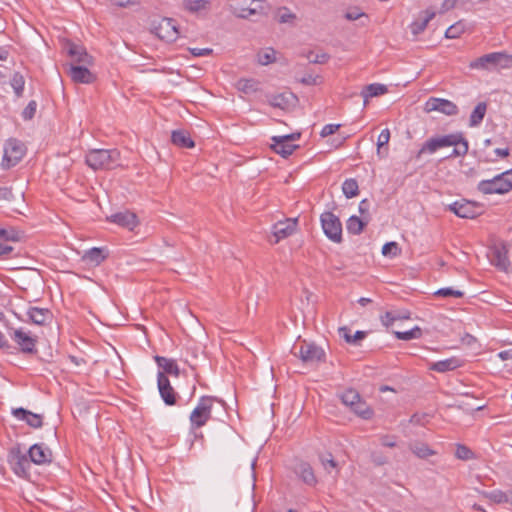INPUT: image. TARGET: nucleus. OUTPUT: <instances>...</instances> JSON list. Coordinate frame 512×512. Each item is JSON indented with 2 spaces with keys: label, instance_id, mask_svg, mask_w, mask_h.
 I'll return each mask as SVG.
<instances>
[{
  "label": "nucleus",
  "instance_id": "f257e3e1",
  "mask_svg": "<svg viewBox=\"0 0 512 512\" xmlns=\"http://www.w3.org/2000/svg\"><path fill=\"white\" fill-rule=\"evenodd\" d=\"M120 152L117 149H94L86 155V163L93 170L113 169L119 165Z\"/></svg>",
  "mask_w": 512,
  "mask_h": 512
},
{
  "label": "nucleus",
  "instance_id": "f03ea898",
  "mask_svg": "<svg viewBox=\"0 0 512 512\" xmlns=\"http://www.w3.org/2000/svg\"><path fill=\"white\" fill-rule=\"evenodd\" d=\"M471 69H508L512 67V55L507 52H492L470 62Z\"/></svg>",
  "mask_w": 512,
  "mask_h": 512
},
{
  "label": "nucleus",
  "instance_id": "7ed1b4c3",
  "mask_svg": "<svg viewBox=\"0 0 512 512\" xmlns=\"http://www.w3.org/2000/svg\"><path fill=\"white\" fill-rule=\"evenodd\" d=\"M478 191L483 194H505L512 189V169L502 172L490 180L478 183Z\"/></svg>",
  "mask_w": 512,
  "mask_h": 512
},
{
  "label": "nucleus",
  "instance_id": "20e7f679",
  "mask_svg": "<svg viewBox=\"0 0 512 512\" xmlns=\"http://www.w3.org/2000/svg\"><path fill=\"white\" fill-rule=\"evenodd\" d=\"M219 402L224 405V401L217 399L212 396H203L201 397L198 405L192 411L190 415V421L193 427L200 428L204 426L211 416V409L213 402Z\"/></svg>",
  "mask_w": 512,
  "mask_h": 512
},
{
  "label": "nucleus",
  "instance_id": "39448f33",
  "mask_svg": "<svg viewBox=\"0 0 512 512\" xmlns=\"http://www.w3.org/2000/svg\"><path fill=\"white\" fill-rule=\"evenodd\" d=\"M324 234L335 243L342 242V223L338 216L331 211H325L320 216Z\"/></svg>",
  "mask_w": 512,
  "mask_h": 512
},
{
  "label": "nucleus",
  "instance_id": "423d86ee",
  "mask_svg": "<svg viewBox=\"0 0 512 512\" xmlns=\"http://www.w3.org/2000/svg\"><path fill=\"white\" fill-rule=\"evenodd\" d=\"M448 210L460 218L474 219L484 213V206L479 202L461 199L450 204Z\"/></svg>",
  "mask_w": 512,
  "mask_h": 512
},
{
  "label": "nucleus",
  "instance_id": "0eeeda50",
  "mask_svg": "<svg viewBox=\"0 0 512 512\" xmlns=\"http://www.w3.org/2000/svg\"><path fill=\"white\" fill-rule=\"evenodd\" d=\"M25 145L14 138L7 140L4 148V156L1 163L2 168L9 169L18 164L25 155Z\"/></svg>",
  "mask_w": 512,
  "mask_h": 512
},
{
  "label": "nucleus",
  "instance_id": "6e6552de",
  "mask_svg": "<svg viewBox=\"0 0 512 512\" xmlns=\"http://www.w3.org/2000/svg\"><path fill=\"white\" fill-rule=\"evenodd\" d=\"M7 461L16 475L27 476L31 461L28 453H22L19 444L10 448Z\"/></svg>",
  "mask_w": 512,
  "mask_h": 512
},
{
  "label": "nucleus",
  "instance_id": "1a4fd4ad",
  "mask_svg": "<svg viewBox=\"0 0 512 512\" xmlns=\"http://www.w3.org/2000/svg\"><path fill=\"white\" fill-rule=\"evenodd\" d=\"M458 141V138L453 136V134L431 137L423 143L422 147L416 154V159H419L426 153L433 154L441 148L456 144Z\"/></svg>",
  "mask_w": 512,
  "mask_h": 512
},
{
  "label": "nucleus",
  "instance_id": "9d476101",
  "mask_svg": "<svg viewBox=\"0 0 512 512\" xmlns=\"http://www.w3.org/2000/svg\"><path fill=\"white\" fill-rule=\"evenodd\" d=\"M10 337L16 343L22 354L34 355L37 353V336H32L22 328H19L13 330V333H10Z\"/></svg>",
  "mask_w": 512,
  "mask_h": 512
},
{
  "label": "nucleus",
  "instance_id": "9b49d317",
  "mask_svg": "<svg viewBox=\"0 0 512 512\" xmlns=\"http://www.w3.org/2000/svg\"><path fill=\"white\" fill-rule=\"evenodd\" d=\"M152 32L161 40L175 41L179 36L178 27L172 18H162L153 24Z\"/></svg>",
  "mask_w": 512,
  "mask_h": 512
},
{
  "label": "nucleus",
  "instance_id": "f8f14e48",
  "mask_svg": "<svg viewBox=\"0 0 512 512\" xmlns=\"http://www.w3.org/2000/svg\"><path fill=\"white\" fill-rule=\"evenodd\" d=\"M234 14L238 18L257 21L266 15L264 2L262 0H252L247 6L236 7Z\"/></svg>",
  "mask_w": 512,
  "mask_h": 512
},
{
  "label": "nucleus",
  "instance_id": "ddd939ff",
  "mask_svg": "<svg viewBox=\"0 0 512 512\" xmlns=\"http://www.w3.org/2000/svg\"><path fill=\"white\" fill-rule=\"evenodd\" d=\"M296 356H299V358L304 363H318L321 361H324L325 352L322 348L315 345L314 343H307L306 341H303V344L300 346L299 352H294Z\"/></svg>",
  "mask_w": 512,
  "mask_h": 512
},
{
  "label": "nucleus",
  "instance_id": "4468645a",
  "mask_svg": "<svg viewBox=\"0 0 512 512\" xmlns=\"http://www.w3.org/2000/svg\"><path fill=\"white\" fill-rule=\"evenodd\" d=\"M157 386L159 394L166 405L173 406L177 403L179 396L172 387L168 377L162 372L157 374Z\"/></svg>",
  "mask_w": 512,
  "mask_h": 512
},
{
  "label": "nucleus",
  "instance_id": "2eb2a0df",
  "mask_svg": "<svg viewBox=\"0 0 512 512\" xmlns=\"http://www.w3.org/2000/svg\"><path fill=\"white\" fill-rule=\"evenodd\" d=\"M425 111L432 112L438 111L447 116H454L458 114L459 109L455 103L447 99L431 97L425 103Z\"/></svg>",
  "mask_w": 512,
  "mask_h": 512
},
{
  "label": "nucleus",
  "instance_id": "dca6fc26",
  "mask_svg": "<svg viewBox=\"0 0 512 512\" xmlns=\"http://www.w3.org/2000/svg\"><path fill=\"white\" fill-rule=\"evenodd\" d=\"M508 244L504 241L499 243L498 245H494L492 248L493 258L491 263L502 271H508V268L511 266V262L508 258Z\"/></svg>",
  "mask_w": 512,
  "mask_h": 512
},
{
  "label": "nucleus",
  "instance_id": "f3484780",
  "mask_svg": "<svg viewBox=\"0 0 512 512\" xmlns=\"http://www.w3.org/2000/svg\"><path fill=\"white\" fill-rule=\"evenodd\" d=\"M297 223V218H287L284 221H278L275 223L272 228L275 243H278L280 240L292 235L296 231Z\"/></svg>",
  "mask_w": 512,
  "mask_h": 512
},
{
  "label": "nucleus",
  "instance_id": "a211bd4d",
  "mask_svg": "<svg viewBox=\"0 0 512 512\" xmlns=\"http://www.w3.org/2000/svg\"><path fill=\"white\" fill-rule=\"evenodd\" d=\"M67 54L74 60V62L84 65H93V57L88 54L86 48L82 45L75 44L67 41L65 44Z\"/></svg>",
  "mask_w": 512,
  "mask_h": 512
},
{
  "label": "nucleus",
  "instance_id": "6ab92c4d",
  "mask_svg": "<svg viewBox=\"0 0 512 512\" xmlns=\"http://www.w3.org/2000/svg\"><path fill=\"white\" fill-rule=\"evenodd\" d=\"M68 75L75 83L91 84L96 80V76L84 64H70Z\"/></svg>",
  "mask_w": 512,
  "mask_h": 512
},
{
  "label": "nucleus",
  "instance_id": "aec40b11",
  "mask_svg": "<svg viewBox=\"0 0 512 512\" xmlns=\"http://www.w3.org/2000/svg\"><path fill=\"white\" fill-rule=\"evenodd\" d=\"M30 461L36 465L48 464L52 461V452L42 444H34L28 450Z\"/></svg>",
  "mask_w": 512,
  "mask_h": 512
},
{
  "label": "nucleus",
  "instance_id": "412c9836",
  "mask_svg": "<svg viewBox=\"0 0 512 512\" xmlns=\"http://www.w3.org/2000/svg\"><path fill=\"white\" fill-rule=\"evenodd\" d=\"M107 220L113 222L121 227L127 228L129 230H133L139 223L138 218L135 213L130 212L128 210L115 213L110 217H107Z\"/></svg>",
  "mask_w": 512,
  "mask_h": 512
},
{
  "label": "nucleus",
  "instance_id": "4be33fe9",
  "mask_svg": "<svg viewBox=\"0 0 512 512\" xmlns=\"http://www.w3.org/2000/svg\"><path fill=\"white\" fill-rule=\"evenodd\" d=\"M298 98L291 92H283L277 95H272L268 102L272 107L280 108L282 110H287L291 106H294Z\"/></svg>",
  "mask_w": 512,
  "mask_h": 512
},
{
  "label": "nucleus",
  "instance_id": "5701e85b",
  "mask_svg": "<svg viewBox=\"0 0 512 512\" xmlns=\"http://www.w3.org/2000/svg\"><path fill=\"white\" fill-rule=\"evenodd\" d=\"M12 414L20 419L24 420L32 428H40L43 425L42 416L26 410L22 407L14 408Z\"/></svg>",
  "mask_w": 512,
  "mask_h": 512
},
{
  "label": "nucleus",
  "instance_id": "b1692460",
  "mask_svg": "<svg viewBox=\"0 0 512 512\" xmlns=\"http://www.w3.org/2000/svg\"><path fill=\"white\" fill-rule=\"evenodd\" d=\"M29 320L36 325H46L52 321L53 314L47 308L30 307L27 311Z\"/></svg>",
  "mask_w": 512,
  "mask_h": 512
},
{
  "label": "nucleus",
  "instance_id": "393cba45",
  "mask_svg": "<svg viewBox=\"0 0 512 512\" xmlns=\"http://www.w3.org/2000/svg\"><path fill=\"white\" fill-rule=\"evenodd\" d=\"M155 362L157 365L162 369V373L164 375H173L175 377H178L180 375L179 367L174 359H169L163 356L156 355L154 357Z\"/></svg>",
  "mask_w": 512,
  "mask_h": 512
},
{
  "label": "nucleus",
  "instance_id": "a878e982",
  "mask_svg": "<svg viewBox=\"0 0 512 512\" xmlns=\"http://www.w3.org/2000/svg\"><path fill=\"white\" fill-rule=\"evenodd\" d=\"M171 141L180 148H193L195 146V142L192 140L189 132L185 130L172 131Z\"/></svg>",
  "mask_w": 512,
  "mask_h": 512
},
{
  "label": "nucleus",
  "instance_id": "bb28decb",
  "mask_svg": "<svg viewBox=\"0 0 512 512\" xmlns=\"http://www.w3.org/2000/svg\"><path fill=\"white\" fill-rule=\"evenodd\" d=\"M370 221V216L359 218L355 215L351 216L346 223L347 231L353 235H359Z\"/></svg>",
  "mask_w": 512,
  "mask_h": 512
},
{
  "label": "nucleus",
  "instance_id": "cd10ccee",
  "mask_svg": "<svg viewBox=\"0 0 512 512\" xmlns=\"http://www.w3.org/2000/svg\"><path fill=\"white\" fill-rule=\"evenodd\" d=\"M388 92V87L384 84L380 83H372L364 87L361 92L362 97L364 98V105H367L368 99L371 97H377Z\"/></svg>",
  "mask_w": 512,
  "mask_h": 512
},
{
  "label": "nucleus",
  "instance_id": "c85d7f7f",
  "mask_svg": "<svg viewBox=\"0 0 512 512\" xmlns=\"http://www.w3.org/2000/svg\"><path fill=\"white\" fill-rule=\"evenodd\" d=\"M424 17L421 20H416L411 23L410 28L414 36L421 34L427 27L428 23L435 17L436 13L433 10L427 9L424 12Z\"/></svg>",
  "mask_w": 512,
  "mask_h": 512
},
{
  "label": "nucleus",
  "instance_id": "c756f323",
  "mask_svg": "<svg viewBox=\"0 0 512 512\" xmlns=\"http://www.w3.org/2000/svg\"><path fill=\"white\" fill-rule=\"evenodd\" d=\"M461 366V360L456 357L437 361L431 364L430 369L436 372L444 373L452 371Z\"/></svg>",
  "mask_w": 512,
  "mask_h": 512
},
{
  "label": "nucleus",
  "instance_id": "7c9ffc66",
  "mask_svg": "<svg viewBox=\"0 0 512 512\" xmlns=\"http://www.w3.org/2000/svg\"><path fill=\"white\" fill-rule=\"evenodd\" d=\"M108 257V252L105 248L94 247L88 250L84 256L83 260L93 264L99 265Z\"/></svg>",
  "mask_w": 512,
  "mask_h": 512
},
{
  "label": "nucleus",
  "instance_id": "2f4dec72",
  "mask_svg": "<svg viewBox=\"0 0 512 512\" xmlns=\"http://www.w3.org/2000/svg\"><path fill=\"white\" fill-rule=\"evenodd\" d=\"M297 473L303 480V482L306 483L307 485L314 486L317 483V479L315 477L313 468L309 463H300L298 466Z\"/></svg>",
  "mask_w": 512,
  "mask_h": 512
},
{
  "label": "nucleus",
  "instance_id": "473e14b6",
  "mask_svg": "<svg viewBox=\"0 0 512 512\" xmlns=\"http://www.w3.org/2000/svg\"><path fill=\"white\" fill-rule=\"evenodd\" d=\"M453 136H456L458 138V141L456 144H453L454 149L452 152L447 156V158H456V157H463L468 153L469 145L468 141L463 137L462 133H452Z\"/></svg>",
  "mask_w": 512,
  "mask_h": 512
},
{
  "label": "nucleus",
  "instance_id": "72a5a7b5",
  "mask_svg": "<svg viewBox=\"0 0 512 512\" xmlns=\"http://www.w3.org/2000/svg\"><path fill=\"white\" fill-rule=\"evenodd\" d=\"M487 110L485 102H479L474 110L472 111L469 119V125L471 127L478 126L484 119Z\"/></svg>",
  "mask_w": 512,
  "mask_h": 512
},
{
  "label": "nucleus",
  "instance_id": "f704fd0d",
  "mask_svg": "<svg viewBox=\"0 0 512 512\" xmlns=\"http://www.w3.org/2000/svg\"><path fill=\"white\" fill-rule=\"evenodd\" d=\"M359 417L368 420L373 416L372 408L362 398L350 408Z\"/></svg>",
  "mask_w": 512,
  "mask_h": 512
},
{
  "label": "nucleus",
  "instance_id": "c9c22d12",
  "mask_svg": "<svg viewBox=\"0 0 512 512\" xmlns=\"http://www.w3.org/2000/svg\"><path fill=\"white\" fill-rule=\"evenodd\" d=\"M350 329L346 326L339 328V334L345 339L347 343L356 344L358 341L363 340L366 337L365 331H356L354 335H351Z\"/></svg>",
  "mask_w": 512,
  "mask_h": 512
},
{
  "label": "nucleus",
  "instance_id": "e433bc0d",
  "mask_svg": "<svg viewBox=\"0 0 512 512\" xmlns=\"http://www.w3.org/2000/svg\"><path fill=\"white\" fill-rule=\"evenodd\" d=\"M271 149L281 155L283 158H287L290 156L299 146L296 144H284V143H275L273 142L270 145Z\"/></svg>",
  "mask_w": 512,
  "mask_h": 512
},
{
  "label": "nucleus",
  "instance_id": "4c0bfd02",
  "mask_svg": "<svg viewBox=\"0 0 512 512\" xmlns=\"http://www.w3.org/2000/svg\"><path fill=\"white\" fill-rule=\"evenodd\" d=\"M389 140L390 130L388 128H385L379 134L377 141V155L381 159L387 156V148H385L384 150H382V148L388 144Z\"/></svg>",
  "mask_w": 512,
  "mask_h": 512
},
{
  "label": "nucleus",
  "instance_id": "58836bf2",
  "mask_svg": "<svg viewBox=\"0 0 512 512\" xmlns=\"http://www.w3.org/2000/svg\"><path fill=\"white\" fill-rule=\"evenodd\" d=\"M411 451L419 458L426 459L435 454V451L430 449L429 446L422 442H416L410 445Z\"/></svg>",
  "mask_w": 512,
  "mask_h": 512
},
{
  "label": "nucleus",
  "instance_id": "ea45409f",
  "mask_svg": "<svg viewBox=\"0 0 512 512\" xmlns=\"http://www.w3.org/2000/svg\"><path fill=\"white\" fill-rule=\"evenodd\" d=\"M342 191L343 194L349 199L356 197L359 194V186L356 179H346L342 184Z\"/></svg>",
  "mask_w": 512,
  "mask_h": 512
},
{
  "label": "nucleus",
  "instance_id": "a19ab883",
  "mask_svg": "<svg viewBox=\"0 0 512 512\" xmlns=\"http://www.w3.org/2000/svg\"><path fill=\"white\" fill-rule=\"evenodd\" d=\"M296 19V14L291 12L287 7H280L277 11V21L279 23L293 24Z\"/></svg>",
  "mask_w": 512,
  "mask_h": 512
},
{
  "label": "nucleus",
  "instance_id": "79ce46f5",
  "mask_svg": "<svg viewBox=\"0 0 512 512\" xmlns=\"http://www.w3.org/2000/svg\"><path fill=\"white\" fill-rule=\"evenodd\" d=\"M483 495L491 500L494 503H508L509 502V493L503 492L501 490H494L491 492H483Z\"/></svg>",
  "mask_w": 512,
  "mask_h": 512
},
{
  "label": "nucleus",
  "instance_id": "37998d69",
  "mask_svg": "<svg viewBox=\"0 0 512 512\" xmlns=\"http://www.w3.org/2000/svg\"><path fill=\"white\" fill-rule=\"evenodd\" d=\"M393 333L397 339L406 341L411 339H418L422 336V331L418 326H415L414 328L408 331H394Z\"/></svg>",
  "mask_w": 512,
  "mask_h": 512
},
{
  "label": "nucleus",
  "instance_id": "c03bdc74",
  "mask_svg": "<svg viewBox=\"0 0 512 512\" xmlns=\"http://www.w3.org/2000/svg\"><path fill=\"white\" fill-rule=\"evenodd\" d=\"M360 399V394L354 389L346 390L341 396L343 404L349 408H351L353 405L355 406Z\"/></svg>",
  "mask_w": 512,
  "mask_h": 512
},
{
  "label": "nucleus",
  "instance_id": "a18cd8bd",
  "mask_svg": "<svg viewBox=\"0 0 512 512\" xmlns=\"http://www.w3.org/2000/svg\"><path fill=\"white\" fill-rule=\"evenodd\" d=\"M25 80L21 73L15 72L11 78V86L17 97H21L24 90Z\"/></svg>",
  "mask_w": 512,
  "mask_h": 512
},
{
  "label": "nucleus",
  "instance_id": "49530a36",
  "mask_svg": "<svg viewBox=\"0 0 512 512\" xmlns=\"http://www.w3.org/2000/svg\"><path fill=\"white\" fill-rule=\"evenodd\" d=\"M257 84L254 79H240L237 82V88L239 91L248 94L258 90Z\"/></svg>",
  "mask_w": 512,
  "mask_h": 512
},
{
  "label": "nucleus",
  "instance_id": "de8ad7c7",
  "mask_svg": "<svg viewBox=\"0 0 512 512\" xmlns=\"http://www.w3.org/2000/svg\"><path fill=\"white\" fill-rule=\"evenodd\" d=\"M21 238H22L21 232L14 228H10V229L0 228V240L18 242L21 240Z\"/></svg>",
  "mask_w": 512,
  "mask_h": 512
},
{
  "label": "nucleus",
  "instance_id": "09e8293b",
  "mask_svg": "<svg viewBox=\"0 0 512 512\" xmlns=\"http://www.w3.org/2000/svg\"><path fill=\"white\" fill-rule=\"evenodd\" d=\"M448 407L463 410L465 412H474L482 410L485 405L473 406L465 400H456L454 403L449 404Z\"/></svg>",
  "mask_w": 512,
  "mask_h": 512
},
{
  "label": "nucleus",
  "instance_id": "8fccbe9b",
  "mask_svg": "<svg viewBox=\"0 0 512 512\" xmlns=\"http://www.w3.org/2000/svg\"><path fill=\"white\" fill-rule=\"evenodd\" d=\"M455 456H456V458H458L460 460H464V461L471 460V459L475 458L474 452L469 447H467L466 445H463V444L456 445Z\"/></svg>",
  "mask_w": 512,
  "mask_h": 512
},
{
  "label": "nucleus",
  "instance_id": "3c124183",
  "mask_svg": "<svg viewBox=\"0 0 512 512\" xmlns=\"http://www.w3.org/2000/svg\"><path fill=\"white\" fill-rule=\"evenodd\" d=\"M275 55L276 51L273 48H267L266 50L258 53V62L261 65H268L270 63H273L276 60Z\"/></svg>",
  "mask_w": 512,
  "mask_h": 512
},
{
  "label": "nucleus",
  "instance_id": "603ef678",
  "mask_svg": "<svg viewBox=\"0 0 512 512\" xmlns=\"http://www.w3.org/2000/svg\"><path fill=\"white\" fill-rule=\"evenodd\" d=\"M209 1L207 0H186L185 8L190 12H198L207 9Z\"/></svg>",
  "mask_w": 512,
  "mask_h": 512
},
{
  "label": "nucleus",
  "instance_id": "864d4df0",
  "mask_svg": "<svg viewBox=\"0 0 512 512\" xmlns=\"http://www.w3.org/2000/svg\"><path fill=\"white\" fill-rule=\"evenodd\" d=\"M465 30V25L462 21L456 22L455 24L451 25L447 28L445 31V37L446 38H458Z\"/></svg>",
  "mask_w": 512,
  "mask_h": 512
},
{
  "label": "nucleus",
  "instance_id": "5fc2aeb1",
  "mask_svg": "<svg viewBox=\"0 0 512 512\" xmlns=\"http://www.w3.org/2000/svg\"><path fill=\"white\" fill-rule=\"evenodd\" d=\"M434 296L462 298L464 296V292L447 287L438 289L436 292H434Z\"/></svg>",
  "mask_w": 512,
  "mask_h": 512
},
{
  "label": "nucleus",
  "instance_id": "6e6d98bb",
  "mask_svg": "<svg viewBox=\"0 0 512 512\" xmlns=\"http://www.w3.org/2000/svg\"><path fill=\"white\" fill-rule=\"evenodd\" d=\"M319 460H320L321 464L323 465L324 469L327 470L328 472L330 471V469L337 468V463L334 460L332 454L329 452L320 454Z\"/></svg>",
  "mask_w": 512,
  "mask_h": 512
},
{
  "label": "nucleus",
  "instance_id": "4d7b16f0",
  "mask_svg": "<svg viewBox=\"0 0 512 512\" xmlns=\"http://www.w3.org/2000/svg\"><path fill=\"white\" fill-rule=\"evenodd\" d=\"M401 252V249L399 248L398 244L396 242H387L382 247V254L384 256H390L395 257L399 255Z\"/></svg>",
  "mask_w": 512,
  "mask_h": 512
},
{
  "label": "nucleus",
  "instance_id": "13d9d810",
  "mask_svg": "<svg viewBox=\"0 0 512 512\" xmlns=\"http://www.w3.org/2000/svg\"><path fill=\"white\" fill-rule=\"evenodd\" d=\"M303 56H305L309 60V62L313 64H324L330 58V56L327 53L314 55L313 51H309L307 52V54H303Z\"/></svg>",
  "mask_w": 512,
  "mask_h": 512
},
{
  "label": "nucleus",
  "instance_id": "bf43d9fd",
  "mask_svg": "<svg viewBox=\"0 0 512 512\" xmlns=\"http://www.w3.org/2000/svg\"><path fill=\"white\" fill-rule=\"evenodd\" d=\"M301 137L300 132H294L291 134L283 135V136H273L271 138L272 142L275 143H286V144H292L293 141L298 140Z\"/></svg>",
  "mask_w": 512,
  "mask_h": 512
},
{
  "label": "nucleus",
  "instance_id": "052dcab7",
  "mask_svg": "<svg viewBox=\"0 0 512 512\" xmlns=\"http://www.w3.org/2000/svg\"><path fill=\"white\" fill-rule=\"evenodd\" d=\"M344 17H345L347 20H349V21H354V20H357V19H359V18H361V17L368 18V15H367L366 13L362 12V11L360 10V8H358V7H352V8H349V9L346 11V13H345Z\"/></svg>",
  "mask_w": 512,
  "mask_h": 512
},
{
  "label": "nucleus",
  "instance_id": "680f3d73",
  "mask_svg": "<svg viewBox=\"0 0 512 512\" xmlns=\"http://www.w3.org/2000/svg\"><path fill=\"white\" fill-rule=\"evenodd\" d=\"M37 103L31 100L22 112V117L25 120H31L36 113Z\"/></svg>",
  "mask_w": 512,
  "mask_h": 512
},
{
  "label": "nucleus",
  "instance_id": "e2e57ef3",
  "mask_svg": "<svg viewBox=\"0 0 512 512\" xmlns=\"http://www.w3.org/2000/svg\"><path fill=\"white\" fill-rule=\"evenodd\" d=\"M340 126V124H327L322 128L320 135L322 137L332 135L340 128Z\"/></svg>",
  "mask_w": 512,
  "mask_h": 512
},
{
  "label": "nucleus",
  "instance_id": "0e129e2a",
  "mask_svg": "<svg viewBox=\"0 0 512 512\" xmlns=\"http://www.w3.org/2000/svg\"><path fill=\"white\" fill-rule=\"evenodd\" d=\"M189 52L193 56L200 57V56H208V55L212 54L213 50L211 48H189Z\"/></svg>",
  "mask_w": 512,
  "mask_h": 512
},
{
  "label": "nucleus",
  "instance_id": "69168bd1",
  "mask_svg": "<svg viewBox=\"0 0 512 512\" xmlns=\"http://www.w3.org/2000/svg\"><path fill=\"white\" fill-rule=\"evenodd\" d=\"M381 322L386 328H389L395 322L394 313L389 311L386 312L381 316Z\"/></svg>",
  "mask_w": 512,
  "mask_h": 512
},
{
  "label": "nucleus",
  "instance_id": "338daca9",
  "mask_svg": "<svg viewBox=\"0 0 512 512\" xmlns=\"http://www.w3.org/2000/svg\"><path fill=\"white\" fill-rule=\"evenodd\" d=\"M13 199L12 189L9 187H0V200L10 201Z\"/></svg>",
  "mask_w": 512,
  "mask_h": 512
},
{
  "label": "nucleus",
  "instance_id": "774afa93",
  "mask_svg": "<svg viewBox=\"0 0 512 512\" xmlns=\"http://www.w3.org/2000/svg\"><path fill=\"white\" fill-rule=\"evenodd\" d=\"M380 442L385 447L392 448V447L396 446V442L394 440V436L384 435V436L381 437Z\"/></svg>",
  "mask_w": 512,
  "mask_h": 512
}]
</instances>
